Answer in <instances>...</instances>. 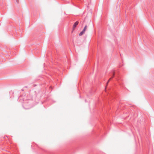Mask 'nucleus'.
<instances>
[{"label": "nucleus", "mask_w": 154, "mask_h": 154, "mask_svg": "<svg viewBox=\"0 0 154 154\" xmlns=\"http://www.w3.org/2000/svg\"><path fill=\"white\" fill-rule=\"evenodd\" d=\"M85 33V32H84L83 31H82L79 34V36H81L84 33Z\"/></svg>", "instance_id": "5"}, {"label": "nucleus", "mask_w": 154, "mask_h": 154, "mask_svg": "<svg viewBox=\"0 0 154 154\" xmlns=\"http://www.w3.org/2000/svg\"><path fill=\"white\" fill-rule=\"evenodd\" d=\"M42 95L43 92L42 91H39L36 94V97L37 99L39 100L40 99Z\"/></svg>", "instance_id": "2"}, {"label": "nucleus", "mask_w": 154, "mask_h": 154, "mask_svg": "<svg viewBox=\"0 0 154 154\" xmlns=\"http://www.w3.org/2000/svg\"><path fill=\"white\" fill-rule=\"evenodd\" d=\"M114 75H115V72H113V76L112 77H111L109 79V80L108 81V82H107V83H106V86H107V85L108 84L110 80L114 77Z\"/></svg>", "instance_id": "4"}, {"label": "nucleus", "mask_w": 154, "mask_h": 154, "mask_svg": "<svg viewBox=\"0 0 154 154\" xmlns=\"http://www.w3.org/2000/svg\"><path fill=\"white\" fill-rule=\"evenodd\" d=\"M27 98H30V99L27 98L26 100L23 104V107L26 109H29L33 106V101L32 98L30 95L28 96Z\"/></svg>", "instance_id": "1"}, {"label": "nucleus", "mask_w": 154, "mask_h": 154, "mask_svg": "<svg viewBox=\"0 0 154 154\" xmlns=\"http://www.w3.org/2000/svg\"><path fill=\"white\" fill-rule=\"evenodd\" d=\"M78 24H79V22L78 21H77L75 22L73 25V28H75L76 27L77 25H78Z\"/></svg>", "instance_id": "3"}, {"label": "nucleus", "mask_w": 154, "mask_h": 154, "mask_svg": "<svg viewBox=\"0 0 154 154\" xmlns=\"http://www.w3.org/2000/svg\"><path fill=\"white\" fill-rule=\"evenodd\" d=\"M87 27V26H85V27L82 30L83 31L85 32V31L86 30V29Z\"/></svg>", "instance_id": "6"}]
</instances>
